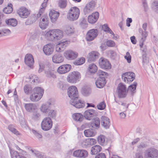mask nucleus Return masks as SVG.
Here are the masks:
<instances>
[{
  "label": "nucleus",
  "mask_w": 158,
  "mask_h": 158,
  "mask_svg": "<svg viewBox=\"0 0 158 158\" xmlns=\"http://www.w3.org/2000/svg\"><path fill=\"white\" fill-rule=\"evenodd\" d=\"M82 92L84 96H89L91 93V89L89 87H84L82 88Z\"/></svg>",
  "instance_id": "nucleus-40"
},
{
  "label": "nucleus",
  "mask_w": 158,
  "mask_h": 158,
  "mask_svg": "<svg viewBox=\"0 0 158 158\" xmlns=\"http://www.w3.org/2000/svg\"><path fill=\"white\" fill-rule=\"evenodd\" d=\"M102 29L105 31L109 33L114 36V34L108 27L107 24H105L102 26Z\"/></svg>",
  "instance_id": "nucleus-47"
},
{
  "label": "nucleus",
  "mask_w": 158,
  "mask_h": 158,
  "mask_svg": "<svg viewBox=\"0 0 158 158\" xmlns=\"http://www.w3.org/2000/svg\"><path fill=\"white\" fill-rule=\"evenodd\" d=\"M80 14L79 9L76 7H72L69 10L67 14V19L71 21H73L77 19Z\"/></svg>",
  "instance_id": "nucleus-2"
},
{
  "label": "nucleus",
  "mask_w": 158,
  "mask_h": 158,
  "mask_svg": "<svg viewBox=\"0 0 158 158\" xmlns=\"http://www.w3.org/2000/svg\"><path fill=\"white\" fill-rule=\"evenodd\" d=\"M95 6L94 1H92L88 3L84 7L83 11L85 15L89 14L94 10Z\"/></svg>",
  "instance_id": "nucleus-14"
},
{
  "label": "nucleus",
  "mask_w": 158,
  "mask_h": 158,
  "mask_svg": "<svg viewBox=\"0 0 158 158\" xmlns=\"http://www.w3.org/2000/svg\"><path fill=\"white\" fill-rule=\"evenodd\" d=\"M60 13L54 10H51L50 11L49 16L50 19L52 23H54L57 20L59 16Z\"/></svg>",
  "instance_id": "nucleus-24"
},
{
  "label": "nucleus",
  "mask_w": 158,
  "mask_h": 158,
  "mask_svg": "<svg viewBox=\"0 0 158 158\" xmlns=\"http://www.w3.org/2000/svg\"><path fill=\"white\" fill-rule=\"evenodd\" d=\"M124 58L127 60L128 63L131 62V57L129 52H126V55L124 56Z\"/></svg>",
  "instance_id": "nucleus-58"
},
{
  "label": "nucleus",
  "mask_w": 158,
  "mask_h": 158,
  "mask_svg": "<svg viewBox=\"0 0 158 158\" xmlns=\"http://www.w3.org/2000/svg\"><path fill=\"white\" fill-rule=\"evenodd\" d=\"M8 128L9 131L14 134L18 135H19L20 133L15 128L14 126L12 124H10L8 126Z\"/></svg>",
  "instance_id": "nucleus-44"
},
{
  "label": "nucleus",
  "mask_w": 158,
  "mask_h": 158,
  "mask_svg": "<svg viewBox=\"0 0 158 158\" xmlns=\"http://www.w3.org/2000/svg\"><path fill=\"white\" fill-rule=\"evenodd\" d=\"M81 145L83 148H86L90 146L88 139L82 140L81 142Z\"/></svg>",
  "instance_id": "nucleus-48"
},
{
  "label": "nucleus",
  "mask_w": 158,
  "mask_h": 158,
  "mask_svg": "<svg viewBox=\"0 0 158 158\" xmlns=\"http://www.w3.org/2000/svg\"><path fill=\"white\" fill-rule=\"evenodd\" d=\"M55 29L49 30L45 34V36L48 40L55 41Z\"/></svg>",
  "instance_id": "nucleus-29"
},
{
  "label": "nucleus",
  "mask_w": 158,
  "mask_h": 158,
  "mask_svg": "<svg viewBox=\"0 0 158 158\" xmlns=\"http://www.w3.org/2000/svg\"><path fill=\"white\" fill-rule=\"evenodd\" d=\"M64 57L62 55L60 54H56L52 57L53 62L55 63H60L64 61Z\"/></svg>",
  "instance_id": "nucleus-28"
},
{
  "label": "nucleus",
  "mask_w": 158,
  "mask_h": 158,
  "mask_svg": "<svg viewBox=\"0 0 158 158\" xmlns=\"http://www.w3.org/2000/svg\"><path fill=\"white\" fill-rule=\"evenodd\" d=\"M140 31H141L142 32V37L141 39L140 40V42L142 41L143 42H144L148 36V32L146 31H143L142 30H140Z\"/></svg>",
  "instance_id": "nucleus-56"
},
{
  "label": "nucleus",
  "mask_w": 158,
  "mask_h": 158,
  "mask_svg": "<svg viewBox=\"0 0 158 158\" xmlns=\"http://www.w3.org/2000/svg\"><path fill=\"white\" fill-rule=\"evenodd\" d=\"M25 108L27 111L31 112L35 111L37 109L36 105L35 103H26L24 105Z\"/></svg>",
  "instance_id": "nucleus-22"
},
{
  "label": "nucleus",
  "mask_w": 158,
  "mask_h": 158,
  "mask_svg": "<svg viewBox=\"0 0 158 158\" xmlns=\"http://www.w3.org/2000/svg\"><path fill=\"white\" fill-rule=\"evenodd\" d=\"M52 120L50 117H45L41 122V128L44 131H48L52 127Z\"/></svg>",
  "instance_id": "nucleus-4"
},
{
  "label": "nucleus",
  "mask_w": 158,
  "mask_h": 158,
  "mask_svg": "<svg viewBox=\"0 0 158 158\" xmlns=\"http://www.w3.org/2000/svg\"><path fill=\"white\" fill-rule=\"evenodd\" d=\"M48 113V116L52 118H55L56 116V111L53 110H50Z\"/></svg>",
  "instance_id": "nucleus-54"
},
{
  "label": "nucleus",
  "mask_w": 158,
  "mask_h": 158,
  "mask_svg": "<svg viewBox=\"0 0 158 158\" xmlns=\"http://www.w3.org/2000/svg\"><path fill=\"white\" fill-rule=\"evenodd\" d=\"M152 8L155 12L158 13V1H155L153 3Z\"/></svg>",
  "instance_id": "nucleus-55"
},
{
  "label": "nucleus",
  "mask_w": 158,
  "mask_h": 158,
  "mask_svg": "<svg viewBox=\"0 0 158 158\" xmlns=\"http://www.w3.org/2000/svg\"><path fill=\"white\" fill-rule=\"evenodd\" d=\"M69 42L66 40H61L56 47V50L57 52L63 51L65 48L69 44Z\"/></svg>",
  "instance_id": "nucleus-12"
},
{
  "label": "nucleus",
  "mask_w": 158,
  "mask_h": 158,
  "mask_svg": "<svg viewBox=\"0 0 158 158\" xmlns=\"http://www.w3.org/2000/svg\"><path fill=\"white\" fill-rule=\"evenodd\" d=\"M84 134L85 136L87 137L93 136L95 135V132L92 129L85 130L84 131Z\"/></svg>",
  "instance_id": "nucleus-35"
},
{
  "label": "nucleus",
  "mask_w": 158,
  "mask_h": 158,
  "mask_svg": "<svg viewBox=\"0 0 158 158\" xmlns=\"http://www.w3.org/2000/svg\"><path fill=\"white\" fill-rule=\"evenodd\" d=\"M10 33V31L8 29H3L0 30V37L8 35Z\"/></svg>",
  "instance_id": "nucleus-46"
},
{
  "label": "nucleus",
  "mask_w": 158,
  "mask_h": 158,
  "mask_svg": "<svg viewBox=\"0 0 158 158\" xmlns=\"http://www.w3.org/2000/svg\"><path fill=\"white\" fill-rule=\"evenodd\" d=\"M42 97L41 95H37L33 92V93L30 96V100L32 102H36L39 100Z\"/></svg>",
  "instance_id": "nucleus-38"
},
{
  "label": "nucleus",
  "mask_w": 158,
  "mask_h": 158,
  "mask_svg": "<svg viewBox=\"0 0 158 158\" xmlns=\"http://www.w3.org/2000/svg\"><path fill=\"white\" fill-rule=\"evenodd\" d=\"M55 41L60 40L63 36V32L60 30L55 29Z\"/></svg>",
  "instance_id": "nucleus-31"
},
{
  "label": "nucleus",
  "mask_w": 158,
  "mask_h": 158,
  "mask_svg": "<svg viewBox=\"0 0 158 158\" xmlns=\"http://www.w3.org/2000/svg\"><path fill=\"white\" fill-rule=\"evenodd\" d=\"M106 81L104 77L98 78L95 82L96 85L97 87L101 88L105 85Z\"/></svg>",
  "instance_id": "nucleus-27"
},
{
  "label": "nucleus",
  "mask_w": 158,
  "mask_h": 158,
  "mask_svg": "<svg viewBox=\"0 0 158 158\" xmlns=\"http://www.w3.org/2000/svg\"><path fill=\"white\" fill-rule=\"evenodd\" d=\"M98 34V31L97 29H93L90 30L87 33L86 39L88 41H90L94 40Z\"/></svg>",
  "instance_id": "nucleus-10"
},
{
  "label": "nucleus",
  "mask_w": 158,
  "mask_h": 158,
  "mask_svg": "<svg viewBox=\"0 0 158 158\" xmlns=\"http://www.w3.org/2000/svg\"><path fill=\"white\" fill-rule=\"evenodd\" d=\"M45 73L46 76L49 77H52L53 78L56 77V75L54 74V71L50 69L46 68L45 69Z\"/></svg>",
  "instance_id": "nucleus-32"
},
{
  "label": "nucleus",
  "mask_w": 158,
  "mask_h": 158,
  "mask_svg": "<svg viewBox=\"0 0 158 158\" xmlns=\"http://www.w3.org/2000/svg\"><path fill=\"white\" fill-rule=\"evenodd\" d=\"M32 88L29 85H26L24 87V90L25 93L27 94L30 93L32 91Z\"/></svg>",
  "instance_id": "nucleus-50"
},
{
  "label": "nucleus",
  "mask_w": 158,
  "mask_h": 158,
  "mask_svg": "<svg viewBox=\"0 0 158 158\" xmlns=\"http://www.w3.org/2000/svg\"><path fill=\"white\" fill-rule=\"evenodd\" d=\"M106 44L108 46L114 47V46L115 44L114 41L111 40H109L107 41Z\"/></svg>",
  "instance_id": "nucleus-60"
},
{
  "label": "nucleus",
  "mask_w": 158,
  "mask_h": 158,
  "mask_svg": "<svg viewBox=\"0 0 158 158\" xmlns=\"http://www.w3.org/2000/svg\"><path fill=\"white\" fill-rule=\"evenodd\" d=\"M128 91V90L126 89L125 85L122 83L118 84L117 88V92L118 98H125L127 94Z\"/></svg>",
  "instance_id": "nucleus-3"
},
{
  "label": "nucleus",
  "mask_w": 158,
  "mask_h": 158,
  "mask_svg": "<svg viewBox=\"0 0 158 158\" xmlns=\"http://www.w3.org/2000/svg\"><path fill=\"white\" fill-rule=\"evenodd\" d=\"M99 16V13L95 12L93 13L91 15L88 17V22L91 24L95 23L97 21Z\"/></svg>",
  "instance_id": "nucleus-19"
},
{
  "label": "nucleus",
  "mask_w": 158,
  "mask_h": 158,
  "mask_svg": "<svg viewBox=\"0 0 158 158\" xmlns=\"http://www.w3.org/2000/svg\"><path fill=\"white\" fill-rule=\"evenodd\" d=\"M44 12L43 8H40L39 11L38 13L37 14L34 15L28 19L25 22L26 25H29L35 22L38 18L40 17L42 14Z\"/></svg>",
  "instance_id": "nucleus-7"
},
{
  "label": "nucleus",
  "mask_w": 158,
  "mask_h": 158,
  "mask_svg": "<svg viewBox=\"0 0 158 158\" xmlns=\"http://www.w3.org/2000/svg\"><path fill=\"white\" fill-rule=\"evenodd\" d=\"M49 20L47 16L42 17L39 24L40 28L42 29H45L48 25Z\"/></svg>",
  "instance_id": "nucleus-18"
},
{
  "label": "nucleus",
  "mask_w": 158,
  "mask_h": 158,
  "mask_svg": "<svg viewBox=\"0 0 158 158\" xmlns=\"http://www.w3.org/2000/svg\"><path fill=\"white\" fill-rule=\"evenodd\" d=\"M85 59L82 57L74 62V64L76 65H80L85 63Z\"/></svg>",
  "instance_id": "nucleus-53"
},
{
  "label": "nucleus",
  "mask_w": 158,
  "mask_h": 158,
  "mask_svg": "<svg viewBox=\"0 0 158 158\" xmlns=\"http://www.w3.org/2000/svg\"><path fill=\"white\" fill-rule=\"evenodd\" d=\"M93 121L90 123V126L93 128H98L99 127L100 121L98 118H96L92 119Z\"/></svg>",
  "instance_id": "nucleus-30"
},
{
  "label": "nucleus",
  "mask_w": 158,
  "mask_h": 158,
  "mask_svg": "<svg viewBox=\"0 0 158 158\" xmlns=\"http://www.w3.org/2000/svg\"><path fill=\"white\" fill-rule=\"evenodd\" d=\"M72 117L74 120L79 122H81L83 119V115L80 113H74L73 114Z\"/></svg>",
  "instance_id": "nucleus-34"
},
{
  "label": "nucleus",
  "mask_w": 158,
  "mask_h": 158,
  "mask_svg": "<svg viewBox=\"0 0 158 158\" xmlns=\"http://www.w3.org/2000/svg\"><path fill=\"white\" fill-rule=\"evenodd\" d=\"M137 85L136 82H134L132 84L130 85L128 88V90L131 91V94H133L136 92V89Z\"/></svg>",
  "instance_id": "nucleus-39"
},
{
  "label": "nucleus",
  "mask_w": 158,
  "mask_h": 158,
  "mask_svg": "<svg viewBox=\"0 0 158 158\" xmlns=\"http://www.w3.org/2000/svg\"><path fill=\"white\" fill-rule=\"evenodd\" d=\"M12 5L11 3L9 4L8 6L3 9V12L7 14L11 13L13 11Z\"/></svg>",
  "instance_id": "nucleus-41"
},
{
  "label": "nucleus",
  "mask_w": 158,
  "mask_h": 158,
  "mask_svg": "<svg viewBox=\"0 0 158 158\" xmlns=\"http://www.w3.org/2000/svg\"><path fill=\"white\" fill-rule=\"evenodd\" d=\"M51 103L50 102H47L43 104L40 106V111L43 113L47 114L50 110Z\"/></svg>",
  "instance_id": "nucleus-23"
},
{
  "label": "nucleus",
  "mask_w": 158,
  "mask_h": 158,
  "mask_svg": "<svg viewBox=\"0 0 158 158\" xmlns=\"http://www.w3.org/2000/svg\"><path fill=\"white\" fill-rule=\"evenodd\" d=\"M40 113L37 111H35L33 114L32 118L35 120H37L40 118Z\"/></svg>",
  "instance_id": "nucleus-59"
},
{
  "label": "nucleus",
  "mask_w": 158,
  "mask_h": 158,
  "mask_svg": "<svg viewBox=\"0 0 158 158\" xmlns=\"http://www.w3.org/2000/svg\"><path fill=\"white\" fill-rule=\"evenodd\" d=\"M71 68V66L69 64H66L59 66L57 69V72L60 74H63L69 72Z\"/></svg>",
  "instance_id": "nucleus-15"
},
{
  "label": "nucleus",
  "mask_w": 158,
  "mask_h": 158,
  "mask_svg": "<svg viewBox=\"0 0 158 158\" xmlns=\"http://www.w3.org/2000/svg\"><path fill=\"white\" fill-rule=\"evenodd\" d=\"M101 124L102 126L106 128H109L110 122L109 119L107 117L103 116L101 118Z\"/></svg>",
  "instance_id": "nucleus-25"
},
{
  "label": "nucleus",
  "mask_w": 158,
  "mask_h": 158,
  "mask_svg": "<svg viewBox=\"0 0 158 158\" xmlns=\"http://www.w3.org/2000/svg\"><path fill=\"white\" fill-rule=\"evenodd\" d=\"M98 113L96 111L93 109H89L86 110L84 113L85 118L89 120H90L94 118L97 115Z\"/></svg>",
  "instance_id": "nucleus-9"
},
{
  "label": "nucleus",
  "mask_w": 158,
  "mask_h": 158,
  "mask_svg": "<svg viewBox=\"0 0 158 158\" xmlns=\"http://www.w3.org/2000/svg\"><path fill=\"white\" fill-rule=\"evenodd\" d=\"M80 24L81 27L83 28H86L87 27V23L84 20H83Z\"/></svg>",
  "instance_id": "nucleus-64"
},
{
  "label": "nucleus",
  "mask_w": 158,
  "mask_h": 158,
  "mask_svg": "<svg viewBox=\"0 0 158 158\" xmlns=\"http://www.w3.org/2000/svg\"><path fill=\"white\" fill-rule=\"evenodd\" d=\"M58 5L61 8H65L67 5L66 0H59Z\"/></svg>",
  "instance_id": "nucleus-51"
},
{
  "label": "nucleus",
  "mask_w": 158,
  "mask_h": 158,
  "mask_svg": "<svg viewBox=\"0 0 158 158\" xmlns=\"http://www.w3.org/2000/svg\"><path fill=\"white\" fill-rule=\"evenodd\" d=\"M97 74L99 76V78L104 77L105 78L108 76V73L106 72L101 70H99L98 71Z\"/></svg>",
  "instance_id": "nucleus-52"
},
{
  "label": "nucleus",
  "mask_w": 158,
  "mask_h": 158,
  "mask_svg": "<svg viewBox=\"0 0 158 158\" xmlns=\"http://www.w3.org/2000/svg\"><path fill=\"white\" fill-rule=\"evenodd\" d=\"M64 31L66 34L70 35L74 33V28L73 27L68 26L66 27Z\"/></svg>",
  "instance_id": "nucleus-43"
},
{
  "label": "nucleus",
  "mask_w": 158,
  "mask_h": 158,
  "mask_svg": "<svg viewBox=\"0 0 158 158\" xmlns=\"http://www.w3.org/2000/svg\"><path fill=\"white\" fill-rule=\"evenodd\" d=\"M68 94L71 99L70 104L75 107L80 108L85 106V103L82 100L78 99V91L77 87L75 86H72L68 89Z\"/></svg>",
  "instance_id": "nucleus-1"
},
{
  "label": "nucleus",
  "mask_w": 158,
  "mask_h": 158,
  "mask_svg": "<svg viewBox=\"0 0 158 158\" xmlns=\"http://www.w3.org/2000/svg\"><path fill=\"white\" fill-rule=\"evenodd\" d=\"M97 108L100 110H103L106 107V104L104 102H100L97 106Z\"/></svg>",
  "instance_id": "nucleus-57"
},
{
  "label": "nucleus",
  "mask_w": 158,
  "mask_h": 158,
  "mask_svg": "<svg viewBox=\"0 0 158 158\" xmlns=\"http://www.w3.org/2000/svg\"><path fill=\"white\" fill-rule=\"evenodd\" d=\"M7 24L15 27L17 25V21L15 19H11L6 21Z\"/></svg>",
  "instance_id": "nucleus-42"
},
{
  "label": "nucleus",
  "mask_w": 158,
  "mask_h": 158,
  "mask_svg": "<svg viewBox=\"0 0 158 158\" xmlns=\"http://www.w3.org/2000/svg\"><path fill=\"white\" fill-rule=\"evenodd\" d=\"M98 141L100 145H103L105 142V136L103 135H100L98 138Z\"/></svg>",
  "instance_id": "nucleus-49"
},
{
  "label": "nucleus",
  "mask_w": 158,
  "mask_h": 158,
  "mask_svg": "<svg viewBox=\"0 0 158 158\" xmlns=\"http://www.w3.org/2000/svg\"><path fill=\"white\" fill-rule=\"evenodd\" d=\"M135 77V74L132 72H128L123 73L122 76V79L127 83L133 81Z\"/></svg>",
  "instance_id": "nucleus-8"
},
{
  "label": "nucleus",
  "mask_w": 158,
  "mask_h": 158,
  "mask_svg": "<svg viewBox=\"0 0 158 158\" xmlns=\"http://www.w3.org/2000/svg\"><path fill=\"white\" fill-rule=\"evenodd\" d=\"M26 64L31 68L34 63V60L32 55L31 54H27L24 58Z\"/></svg>",
  "instance_id": "nucleus-20"
},
{
  "label": "nucleus",
  "mask_w": 158,
  "mask_h": 158,
  "mask_svg": "<svg viewBox=\"0 0 158 158\" xmlns=\"http://www.w3.org/2000/svg\"><path fill=\"white\" fill-rule=\"evenodd\" d=\"M81 77V75L79 72H73L69 74L67 78V80L69 82L75 83L78 81Z\"/></svg>",
  "instance_id": "nucleus-5"
},
{
  "label": "nucleus",
  "mask_w": 158,
  "mask_h": 158,
  "mask_svg": "<svg viewBox=\"0 0 158 158\" xmlns=\"http://www.w3.org/2000/svg\"><path fill=\"white\" fill-rule=\"evenodd\" d=\"M99 63L100 67L102 69H109L111 68L110 62L108 60L103 58H101L99 59Z\"/></svg>",
  "instance_id": "nucleus-16"
},
{
  "label": "nucleus",
  "mask_w": 158,
  "mask_h": 158,
  "mask_svg": "<svg viewBox=\"0 0 158 158\" xmlns=\"http://www.w3.org/2000/svg\"><path fill=\"white\" fill-rule=\"evenodd\" d=\"M33 92L38 95H41L42 97L44 94V90L40 87L35 88L33 89Z\"/></svg>",
  "instance_id": "nucleus-37"
},
{
  "label": "nucleus",
  "mask_w": 158,
  "mask_h": 158,
  "mask_svg": "<svg viewBox=\"0 0 158 158\" xmlns=\"http://www.w3.org/2000/svg\"><path fill=\"white\" fill-rule=\"evenodd\" d=\"M89 70L92 73H94L97 70V66L94 64H91L89 65Z\"/></svg>",
  "instance_id": "nucleus-45"
},
{
  "label": "nucleus",
  "mask_w": 158,
  "mask_h": 158,
  "mask_svg": "<svg viewBox=\"0 0 158 158\" xmlns=\"http://www.w3.org/2000/svg\"><path fill=\"white\" fill-rule=\"evenodd\" d=\"M102 148L98 145H96L92 147L91 152L92 155H96L101 150Z\"/></svg>",
  "instance_id": "nucleus-33"
},
{
  "label": "nucleus",
  "mask_w": 158,
  "mask_h": 158,
  "mask_svg": "<svg viewBox=\"0 0 158 158\" xmlns=\"http://www.w3.org/2000/svg\"><path fill=\"white\" fill-rule=\"evenodd\" d=\"M43 50L45 55H49L52 53L54 48L51 44H48L44 46Z\"/></svg>",
  "instance_id": "nucleus-21"
},
{
  "label": "nucleus",
  "mask_w": 158,
  "mask_h": 158,
  "mask_svg": "<svg viewBox=\"0 0 158 158\" xmlns=\"http://www.w3.org/2000/svg\"><path fill=\"white\" fill-rule=\"evenodd\" d=\"M121 105L122 106L123 110L124 111H126L128 108L129 104H127L126 103L121 102Z\"/></svg>",
  "instance_id": "nucleus-61"
},
{
  "label": "nucleus",
  "mask_w": 158,
  "mask_h": 158,
  "mask_svg": "<svg viewBox=\"0 0 158 158\" xmlns=\"http://www.w3.org/2000/svg\"><path fill=\"white\" fill-rule=\"evenodd\" d=\"M145 158H158V150L151 148L146 150L145 152Z\"/></svg>",
  "instance_id": "nucleus-6"
},
{
  "label": "nucleus",
  "mask_w": 158,
  "mask_h": 158,
  "mask_svg": "<svg viewBox=\"0 0 158 158\" xmlns=\"http://www.w3.org/2000/svg\"><path fill=\"white\" fill-rule=\"evenodd\" d=\"M64 56L68 60H73L76 58L78 54L72 50H69L66 51L64 53Z\"/></svg>",
  "instance_id": "nucleus-17"
},
{
  "label": "nucleus",
  "mask_w": 158,
  "mask_h": 158,
  "mask_svg": "<svg viewBox=\"0 0 158 158\" xmlns=\"http://www.w3.org/2000/svg\"><path fill=\"white\" fill-rule=\"evenodd\" d=\"M135 158H143V152H139L136 153L135 154Z\"/></svg>",
  "instance_id": "nucleus-62"
},
{
  "label": "nucleus",
  "mask_w": 158,
  "mask_h": 158,
  "mask_svg": "<svg viewBox=\"0 0 158 158\" xmlns=\"http://www.w3.org/2000/svg\"><path fill=\"white\" fill-rule=\"evenodd\" d=\"M90 146L93 145L96 143V140L93 138H89Z\"/></svg>",
  "instance_id": "nucleus-63"
},
{
  "label": "nucleus",
  "mask_w": 158,
  "mask_h": 158,
  "mask_svg": "<svg viewBox=\"0 0 158 158\" xmlns=\"http://www.w3.org/2000/svg\"><path fill=\"white\" fill-rule=\"evenodd\" d=\"M19 16L23 18H27L30 14V11L25 7H21L17 10Z\"/></svg>",
  "instance_id": "nucleus-11"
},
{
  "label": "nucleus",
  "mask_w": 158,
  "mask_h": 158,
  "mask_svg": "<svg viewBox=\"0 0 158 158\" xmlns=\"http://www.w3.org/2000/svg\"><path fill=\"white\" fill-rule=\"evenodd\" d=\"M98 52L96 51H93L89 53L88 56V61L89 62L94 61L95 60L98 58L99 56Z\"/></svg>",
  "instance_id": "nucleus-26"
},
{
  "label": "nucleus",
  "mask_w": 158,
  "mask_h": 158,
  "mask_svg": "<svg viewBox=\"0 0 158 158\" xmlns=\"http://www.w3.org/2000/svg\"><path fill=\"white\" fill-rule=\"evenodd\" d=\"M10 154L11 158H25L24 156H20L17 152L14 150H10Z\"/></svg>",
  "instance_id": "nucleus-36"
},
{
  "label": "nucleus",
  "mask_w": 158,
  "mask_h": 158,
  "mask_svg": "<svg viewBox=\"0 0 158 158\" xmlns=\"http://www.w3.org/2000/svg\"><path fill=\"white\" fill-rule=\"evenodd\" d=\"M88 152L85 150H78L74 151L73 156H74L79 157L85 158L88 156Z\"/></svg>",
  "instance_id": "nucleus-13"
}]
</instances>
